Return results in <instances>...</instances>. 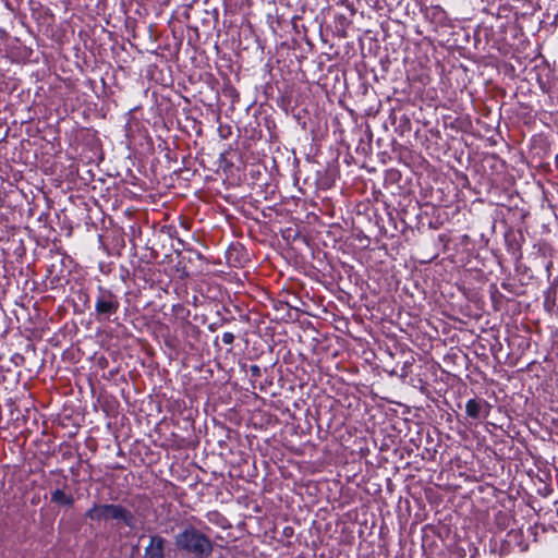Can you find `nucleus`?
I'll use <instances>...</instances> for the list:
<instances>
[{
  "label": "nucleus",
  "instance_id": "nucleus-1",
  "mask_svg": "<svg viewBox=\"0 0 558 558\" xmlns=\"http://www.w3.org/2000/svg\"><path fill=\"white\" fill-rule=\"evenodd\" d=\"M178 549L196 557H208L213 553V542L193 525L185 526L174 536Z\"/></svg>",
  "mask_w": 558,
  "mask_h": 558
},
{
  "label": "nucleus",
  "instance_id": "nucleus-2",
  "mask_svg": "<svg viewBox=\"0 0 558 558\" xmlns=\"http://www.w3.org/2000/svg\"><path fill=\"white\" fill-rule=\"evenodd\" d=\"M120 308L119 296L109 288L98 286L95 294V317L98 322H111Z\"/></svg>",
  "mask_w": 558,
  "mask_h": 558
},
{
  "label": "nucleus",
  "instance_id": "nucleus-3",
  "mask_svg": "<svg viewBox=\"0 0 558 558\" xmlns=\"http://www.w3.org/2000/svg\"><path fill=\"white\" fill-rule=\"evenodd\" d=\"M108 521H117L134 530L136 527V518L134 513L120 504H108Z\"/></svg>",
  "mask_w": 558,
  "mask_h": 558
},
{
  "label": "nucleus",
  "instance_id": "nucleus-4",
  "mask_svg": "<svg viewBox=\"0 0 558 558\" xmlns=\"http://www.w3.org/2000/svg\"><path fill=\"white\" fill-rule=\"evenodd\" d=\"M492 405L482 399H470L465 404V413L473 420L486 418L490 413Z\"/></svg>",
  "mask_w": 558,
  "mask_h": 558
},
{
  "label": "nucleus",
  "instance_id": "nucleus-5",
  "mask_svg": "<svg viewBox=\"0 0 558 558\" xmlns=\"http://www.w3.org/2000/svg\"><path fill=\"white\" fill-rule=\"evenodd\" d=\"M166 539L160 535H151L145 547L144 558H165Z\"/></svg>",
  "mask_w": 558,
  "mask_h": 558
},
{
  "label": "nucleus",
  "instance_id": "nucleus-6",
  "mask_svg": "<svg viewBox=\"0 0 558 558\" xmlns=\"http://www.w3.org/2000/svg\"><path fill=\"white\" fill-rule=\"evenodd\" d=\"M108 504L94 502L93 506L85 512V518L92 521L101 522L108 521Z\"/></svg>",
  "mask_w": 558,
  "mask_h": 558
},
{
  "label": "nucleus",
  "instance_id": "nucleus-7",
  "mask_svg": "<svg viewBox=\"0 0 558 558\" xmlns=\"http://www.w3.org/2000/svg\"><path fill=\"white\" fill-rule=\"evenodd\" d=\"M51 502L72 507L74 504V497L71 494H66L62 489H56L51 493Z\"/></svg>",
  "mask_w": 558,
  "mask_h": 558
},
{
  "label": "nucleus",
  "instance_id": "nucleus-8",
  "mask_svg": "<svg viewBox=\"0 0 558 558\" xmlns=\"http://www.w3.org/2000/svg\"><path fill=\"white\" fill-rule=\"evenodd\" d=\"M234 338H235V337H234V335H233L232 332H228V331H227V332H223V333H222V342H223L225 344H232V343H233V341H234Z\"/></svg>",
  "mask_w": 558,
  "mask_h": 558
},
{
  "label": "nucleus",
  "instance_id": "nucleus-9",
  "mask_svg": "<svg viewBox=\"0 0 558 558\" xmlns=\"http://www.w3.org/2000/svg\"><path fill=\"white\" fill-rule=\"evenodd\" d=\"M250 374L252 377H259L262 375V371H260V367L256 364H253L250 366Z\"/></svg>",
  "mask_w": 558,
  "mask_h": 558
}]
</instances>
